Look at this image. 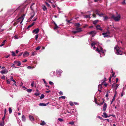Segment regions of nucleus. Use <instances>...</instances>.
<instances>
[{
  "label": "nucleus",
  "mask_w": 126,
  "mask_h": 126,
  "mask_svg": "<svg viewBox=\"0 0 126 126\" xmlns=\"http://www.w3.org/2000/svg\"><path fill=\"white\" fill-rule=\"evenodd\" d=\"M123 49L121 48H120L117 45L114 48V50L115 53L117 55H122V50Z\"/></svg>",
  "instance_id": "obj_1"
},
{
  "label": "nucleus",
  "mask_w": 126,
  "mask_h": 126,
  "mask_svg": "<svg viewBox=\"0 0 126 126\" xmlns=\"http://www.w3.org/2000/svg\"><path fill=\"white\" fill-rule=\"evenodd\" d=\"M96 51H97L100 54V56L101 57L105 55V54L103 50V48L102 47H97Z\"/></svg>",
  "instance_id": "obj_2"
},
{
  "label": "nucleus",
  "mask_w": 126,
  "mask_h": 126,
  "mask_svg": "<svg viewBox=\"0 0 126 126\" xmlns=\"http://www.w3.org/2000/svg\"><path fill=\"white\" fill-rule=\"evenodd\" d=\"M25 16V14H24L20 17L18 18L16 21L17 23H18V24L20 23V24L22 25V23L24 19Z\"/></svg>",
  "instance_id": "obj_3"
},
{
  "label": "nucleus",
  "mask_w": 126,
  "mask_h": 126,
  "mask_svg": "<svg viewBox=\"0 0 126 126\" xmlns=\"http://www.w3.org/2000/svg\"><path fill=\"white\" fill-rule=\"evenodd\" d=\"M110 32L109 30H108L107 32H105L103 33L102 35L103 36L104 38L106 37H110L112 36H110Z\"/></svg>",
  "instance_id": "obj_4"
},
{
  "label": "nucleus",
  "mask_w": 126,
  "mask_h": 126,
  "mask_svg": "<svg viewBox=\"0 0 126 126\" xmlns=\"http://www.w3.org/2000/svg\"><path fill=\"white\" fill-rule=\"evenodd\" d=\"M120 18V15H118L117 16H115L114 15H112L111 17V18H113L114 20L116 21H119Z\"/></svg>",
  "instance_id": "obj_5"
},
{
  "label": "nucleus",
  "mask_w": 126,
  "mask_h": 126,
  "mask_svg": "<svg viewBox=\"0 0 126 126\" xmlns=\"http://www.w3.org/2000/svg\"><path fill=\"white\" fill-rule=\"evenodd\" d=\"M25 8V7H23L22 6H19L16 9V11L20 9H21L20 11L21 12H22L24 11Z\"/></svg>",
  "instance_id": "obj_6"
},
{
  "label": "nucleus",
  "mask_w": 126,
  "mask_h": 126,
  "mask_svg": "<svg viewBox=\"0 0 126 126\" xmlns=\"http://www.w3.org/2000/svg\"><path fill=\"white\" fill-rule=\"evenodd\" d=\"M8 70L6 69L3 70L0 72V73L2 74H6L8 73Z\"/></svg>",
  "instance_id": "obj_7"
},
{
  "label": "nucleus",
  "mask_w": 126,
  "mask_h": 126,
  "mask_svg": "<svg viewBox=\"0 0 126 126\" xmlns=\"http://www.w3.org/2000/svg\"><path fill=\"white\" fill-rule=\"evenodd\" d=\"M89 33L90 34L92 35V37H94L96 34V32L95 31H93L89 32Z\"/></svg>",
  "instance_id": "obj_8"
},
{
  "label": "nucleus",
  "mask_w": 126,
  "mask_h": 126,
  "mask_svg": "<svg viewBox=\"0 0 126 126\" xmlns=\"http://www.w3.org/2000/svg\"><path fill=\"white\" fill-rule=\"evenodd\" d=\"M119 85V84H116L115 83H114L112 84V86L113 88L115 89V90H116Z\"/></svg>",
  "instance_id": "obj_9"
},
{
  "label": "nucleus",
  "mask_w": 126,
  "mask_h": 126,
  "mask_svg": "<svg viewBox=\"0 0 126 126\" xmlns=\"http://www.w3.org/2000/svg\"><path fill=\"white\" fill-rule=\"evenodd\" d=\"M39 31V28H38L34 30L32 32L33 33H35V34H37L38 33Z\"/></svg>",
  "instance_id": "obj_10"
},
{
  "label": "nucleus",
  "mask_w": 126,
  "mask_h": 126,
  "mask_svg": "<svg viewBox=\"0 0 126 126\" xmlns=\"http://www.w3.org/2000/svg\"><path fill=\"white\" fill-rule=\"evenodd\" d=\"M96 29L97 30H99L101 31L103 30L102 28L100 27V26L99 25H98L96 26Z\"/></svg>",
  "instance_id": "obj_11"
},
{
  "label": "nucleus",
  "mask_w": 126,
  "mask_h": 126,
  "mask_svg": "<svg viewBox=\"0 0 126 126\" xmlns=\"http://www.w3.org/2000/svg\"><path fill=\"white\" fill-rule=\"evenodd\" d=\"M62 72V71L60 69H58L56 70V73L59 75V76H60Z\"/></svg>",
  "instance_id": "obj_12"
},
{
  "label": "nucleus",
  "mask_w": 126,
  "mask_h": 126,
  "mask_svg": "<svg viewBox=\"0 0 126 126\" xmlns=\"http://www.w3.org/2000/svg\"><path fill=\"white\" fill-rule=\"evenodd\" d=\"M29 55V52L27 51H25V52L23 53V56L24 57H26Z\"/></svg>",
  "instance_id": "obj_13"
},
{
  "label": "nucleus",
  "mask_w": 126,
  "mask_h": 126,
  "mask_svg": "<svg viewBox=\"0 0 126 126\" xmlns=\"http://www.w3.org/2000/svg\"><path fill=\"white\" fill-rule=\"evenodd\" d=\"M14 63L15 64H17V66H20L21 65V63L19 61H15Z\"/></svg>",
  "instance_id": "obj_14"
},
{
  "label": "nucleus",
  "mask_w": 126,
  "mask_h": 126,
  "mask_svg": "<svg viewBox=\"0 0 126 126\" xmlns=\"http://www.w3.org/2000/svg\"><path fill=\"white\" fill-rule=\"evenodd\" d=\"M29 117L30 120L32 121H33L34 120V118L33 116L31 115H29Z\"/></svg>",
  "instance_id": "obj_15"
},
{
  "label": "nucleus",
  "mask_w": 126,
  "mask_h": 126,
  "mask_svg": "<svg viewBox=\"0 0 126 126\" xmlns=\"http://www.w3.org/2000/svg\"><path fill=\"white\" fill-rule=\"evenodd\" d=\"M107 107V105L106 103H105L103 106V110L105 111Z\"/></svg>",
  "instance_id": "obj_16"
},
{
  "label": "nucleus",
  "mask_w": 126,
  "mask_h": 126,
  "mask_svg": "<svg viewBox=\"0 0 126 126\" xmlns=\"http://www.w3.org/2000/svg\"><path fill=\"white\" fill-rule=\"evenodd\" d=\"M103 116L105 118H107L108 117H109L110 116H108L107 115V113L105 112H104L103 113Z\"/></svg>",
  "instance_id": "obj_17"
},
{
  "label": "nucleus",
  "mask_w": 126,
  "mask_h": 126,
  "mask_svg": "<svg viewBox=\"0 0 126 126\" xmlns=\"http://www.w3.org/2000/svg\"><path fill=\"white\" fill-rule=\"evenodd\" d=\"M53 23L55 25V27L54 28V30L56 29L59 28V27L57 26V24L54 22H53Z\"/></svg>",
  "instance_id": "obj_18"
},
{
  "label": "nucleus",
  "mask_w": 126,
  "mask_h": 126,
  "mask_svg": "<svg viewBox=\"0 0 126 126\" xmlns=\"http://www.w3.org/2000/svg\"><path fill=\"white\" fill-rule=\"evenodd\" d=\"M39 105L40 106H47V104L43 103H40L39 104Z\"/></svg>",
  "instance_id": "obj_19"
},
{
  "label": "nucleus",
  "mask_w": 126,
  "mask_h": 126,
  "mask_svg": "<svg viewBox=\"0 0 126 126\" xmlns=\"http://www.w3.org/2000/svg\"><path fill=\"white\" fill-rule=\"evenodd\" d=\"M76 30L78 32H79L82 31L81 29V28H77Z\"/></svg>",
  "instance_id": "obj_20"
},
{
  "label": "nucleus",
  "mask_w": 126,
  "mask_h": 126,
  "mask_svg": "<svg viewBox=\"0 0 126 126\" xmlns=\"http://www.w3.org/2000/svg\"><path fill=\"white\" fill-rule=\"evenodd\" d=\"M22 121H25L26 120L25 117L24 115H23L22 116Z\"/></svg>",
  "instance_id": "obj_21"
},
{
  "label": "nucleus",
  "mask_w": 126,
  "mask_h": 126,
  "mask_svg": "<svg viewBox=\"0 0 126 126\" xmlns=\"http://www.w3.org/2000/svg\"><path fill=\"white\" fill-rule=\"evenodd\" d=\"M37 54V53L35 51H32L31 54L32 55V56H34L36 55Z\"/></svg>",
  "instance_id": "obj_22"
},
{
  "label": "nucleus",
  "mask_w": 126,
  "mask_h": 126,
  "mask_svg": "<svg viewBox=\"0 0 126 126\" xmlns=\"http://www.w3.org/2000/svg\"><path fill=\"white\" fill-rule=\"evenodd\" d=\"M6 40H4V41L2 42V44L0 45V47H2L4 45L5 41H6Z\"/></svg>",
  "instance_id": "obj_23"
},
{
  "label": "nucleus",
  "mask_w": 126,
  "mask_h": 126,
  "mask_svg": "<svg viewBox=\"0 0 126 126\" xmlns=\"http://www.w3.org/2000/svg\"><path fill=\"white\" fill-rule=\"evenodd\" d=\"M96 44V43L95 42H94L92 43L91 46L92 47L93 46H94Z\"/></svg>",
  "instance_id": "obj_24"
},
{
  "label": "nucleus",
  "mask_w": 126,
  "mask_h": 126,
  "mask_svg": "<svg viewBox=\"0 0 126 126\" xmlns=\"http://www.w3.org/2000/svg\"><path fill=\"white\" fill-rule=\"evenodd\" d=\"M4 126V121H2L0 123V126Z\"/></svg>",
  "instance_id": "obj_25"
},
{
  "label": "nucleus",
  "mask_w": 126,
  "mask_h": 126,
  "mask_svg": "<svg viewBox=\"0 0 126 126\" xmlns=\"http://www.w3.org/2000/svg\"><path fill=\"white\" fill-rule=\"evenodd\" d=\"M103 84H102V83L101 84H99L98 86V89L101 88H102V85Z\"/></svg>",
  "instance_id": "obj_26"
},
{
  "label": "nucleus",
  "mask_w": 126,
  "mask_h": 126,
  "mask_svg": "<svg viewBox=\"0 0 126 126\" xmlns=\"http://www.w3.org/2000/svg\"><path fill=\"white\" fill-rule=\"evenodd\" d=\"M98 20H95L93 22V24L94 25H95L97 23Z\"/></svg>",
  "instance_id": "obj_27"
},
{
  "label": "nucleus",
  "mask_w": 126,
  "mask_h": 126,
  "mask_svg": "<svg viewBox=\"0 0 126 126\" xmlns=\"http://www.w3.org/2000/svg\"><path fill=\"white\" fill-rule=\"evenodd\" d=\"M43 9L44 11H45L47 9L45 5H44L43 6Z\"/></svg>",
  "instance_id": "obj_28"
},
{
  "label": "nucleus",
  "mask_w": 126,
  "mask_h": 126,
  "mask_svg": "<svg viewBox=\"0 0 126 126\" xmlns=\"http://www.w3.org/2000/svg\"><path fill=\"white\" fill-rule=\"evenodd\" d=\"M96 14L100 16H102L104 15L102 13L99 14L98 13H96Z\"/></svg>",
  "instance_id": "obj_29"
},
{
  "label": "nucleus",
  "mask_w": 126,
  "mask_h": 126,
  "mask_svg": "<svg viewBox=\"0 0 126 126\" xmlns=\"http://www.w3.org/2000/svg\"><path fill=\"white\" fill-rule=\"evenodd\" d=\"M47 1H48V2L50 3H53V0H46Z\"/></svg>",
  "instance_id": "obj_30"
},
{
  "label": "nucleus",
  "mask_w": 126,
  "mask_h": 126,
  "mask_svg": "<svg viewBox=\"0 0 126 126\" xmlns=\"http://www.w3.org/2000/svg\"><path fill=\"white\" fill-rule=\"evenodd\" d=\"M45 97L44 95L43 94H42L40 97V99H42L43 98Z\"/></svg>",
  "instance_id": "obj_31"
},
{
  "label": "nucleus",
  "mask_w": 126,
  "mask_h": 126,
  "mask_svg": "<svg viewBox=\"0 0 126 126\" xmlns=\"http://www.w3.org/2000/svg\"><path fill=\"white\" fill-rule=\"evenodd\" d=\"M45 124L46 123L44 121H43L40 124L42 126L44 125H45Z\"/></svg>",
  "instance_id": "obj_32"
},
{
  "label": "nucleus",
  "mask_w": 126,
  "mask_h": 126,
  "mask_svg": "<svg viewBox=\"0 0 126 126\" xmlns=\"http://www.w3.org/2000/svg\"><path fill=\"white\" fill-rule=\"evenodd\" d=\"M41 48V47L40 46H38L36 47V48L35 49L36 50H38L40 49V48Z\"/></svg>",
  "instance_id": "obj_33"
},
{
  "label": "nucleus",
  "mask_w": 126,
  "mask_h": 126,
  "mask_svg": "<svg viewBox=\"0 0 126 126\" xmlns=\"http://www.w3.org/2000/svg\"><path fill=\"white\" fill-rule=\"evenodd\" d=\"M32 90L31 89H27V91L28 93H31L32 91Z\"/></svg>",
  "instance_id": "obj_34"
},
{
  "label": "nucleus",
  "mask_w": 126,
  "mask_h": 126,
  "mask_svg": "<svg viewBox=\"0 0 126 126\" xmlns=\"http://www.w3.org/2000/svg\"><path fill=\"white\" fill-rule=\"evenodd\" d=\"M75 25L77 27H78L80 26V24L79 23H76L75 24Z\"/></svg>",
  "instance_id": "obj_35"
},
{
  "label": "nucleus",
  "mask_w": 126,
  "mask_h": 126,
  "mask_svg": "<svg viewBox=\"0 0 126 126\" xmlns=\"http://www.w3.org/2000/svg\"><path fill=\"white\" fill-rule=\"evenodd\" d=\"M34 25V23H33L31 25H29V26L28 27V29L29 28L31 27L33 25Z\"/></svg>",
  "instance_id": "obj_36"
},
{
  "label": "nucleus",
  "mask_w": 126,
  "mask_h": 126,
  "mask_svg": "<svg viewBox=\"0 0 126 126\" xmlns=\"http://www.w3.org/2000/svg\"><path fill=\"white\" fill-rule=\"evenodd\" d=\"M9 112L10 113H11L12 112V110L10 108L9 109Z\"/></svg>",
  "instance_id": "obj_37"
},
{
  "label": "nucleus",
  "mask_w": 126,
  "mask_h": 126,
  "mask_svg": "<svg viewBox=\"0 0 126 126\" xmlns=\"http://www.w3.org/2000/svg\"><path fill=\"white\" fill-rule=\"evenodd\" d=\"M72 33L75 34L76 33H78V32H77V31H72Z\"/></svg>",
  "instance_id": "obj_38"
},
{
  "label": "nucleus",
  "mask_w": 126,
  "mask_h": 126,
  "mask_svg": "<svg viewBox=\"0 0 126 126\" xmlns=\"http://www.w3.org/2000/svg\"><path fill=\"white\" fill-rule=\"evenodd\" d=\"M103 100V102H102L101 103H100V104H97V105H99V106H100L104 102V100L103 99H102Z\"/></svg>",
  "instance_id": "obj_39"
},
{
  "label": "nucleus",
  "mask_w": 126,
  "mask_h": 126,
  "mask_svg": "<svg viewBox=\"0 0 126 126\" xmlns=\"http://www.w3.org/2000/svg\"><path fill=\"white\" fill-rule=\"evenodd\" d=\"M11 53L12 55L13 56H16L15 53L14 51H12Z\"/></svg>",
  "instance_id": "obj_40"
},
{
  "label": "nucleus",
  "mask_w": 126,
  "mask_h": 126,
  "mask_svg": "<svg viewBox=\"0 0 126 126\" xmlns=\"http://www.w3.org/2000/svg\"><path fill=\"white\" fill-rule=\"evenodd\" d=\"M34 3H33L32 4V5L30 7V8L31 9V10H33V8H32V6L33 5H34Z\"/></svg>",
  "instance_id": "obj_41"
},
{
  "label": "nucleus",
  "mask_w": 126,
  "mask_h": 126,
  "mask_svg": "<svg viewBox=\"0 0 126 126\" xmlns=\"http://www.w3.org/2000/svg\"><path fill=\"white\" fill-rule=\"evenodd\" d=\"M14 39H17L18 38V37L16 35H15V36L14 37Z\"/></svg>",
  "instance_id": "obj_42"
},
{
  "label": "nucleus",
  "mask_w": 126,
  "mask_h": 126,
  "mask_svg": "<svg viewBox=\"0 0 126 126\" xmlns=\"http://www.w3.org/2000/svg\"><path fill=\"white\" fill-rule=\"evenodd\" d=\"M34 94L36 96H39V95L40 94L39 93H35Z\"/></svg>",
  "instance_id": "obj_43"
},
{
  "label": "nucleus",
  "mask_w": 126,
  "mask_h": 126,
  "mask_svg": "<svg viewBox=\"0 0 126 126\" xmlns=\"http://www.w3.org/2000/svg\"><path fill=\"white\" fill-rule=\"evenodd\" d=\"M1 78L5 80V76L3 75L1 77Z\"/></svg>",
  "instance_id": "obj_44"
},
{
  "label": "nucleus",
  "mask_w": 126,
  "mask_h": 126,
  "mask_svg": "<svg viewBox=\"0 0 126 126\" xmlns=\"http://www.w3.org/2000/svg\"><path fill=\"white\" fill-rule=\"evenodd\" d=\"M74 122L71 121V122H70L69 123V124H71L72 125H73L74 124Z\"/></svg>",
  "instance_id": "obj_45"
},
{
  "label": "nucleus",
  "mask_w": 126,
  "mask_h": 126,
  "mask_svg": "<svg viewBox=\"0 0 126 126\" xmlns=\"http://www.w3.org/2000/svg\"><path fill=\"white\" fill-rule=\"evenodd\" d=\"M58 120L60 122H61L63 121V120L61 118H58Z\"/></svg>",
  "instance_id": "obj_46"
},
{
  "label": "nucleus",
  "mask_w": 126,
  "mask_h": 126,
  "mask_svg": "<svg viewBox=\"0 0 126 126\" xmlns=\"http://www.w3.org/2000/svg\"><path fill=\"white\" fill-rule=\"evenodd\" d=\"M38 35L37 34L35 36V40H37L38 38Z\"/></svg>",
  "instance_id": "obj_47"
},
{
  "label": "nucleus",
  "mask_w": 126,
  "mask_h": 126,
  "mask_svg": "<svg viewBox=\"0 0 126 126\" xmlns=\"http://www.w3.org/2000/svg\"><path fill=\"white\" fill-rule=\"evenodd\" d=\"M32 13L33 14V15L31 16L30 17V18H31V19H32V18H33V17L34 16V13Z\"/></svg>",
  "instance_id": "obj_48"
},
{
  "label": "nucleus",
  "mask_w": 126,
  "mask_h": 126,
  "mask_svg": "<svg viewBox=\"0 0 126 126\" xmlns=\"http://www.w3.org/2000/svg\"><path fill=\"white\" fill-rule=\"evenodd\" d=\"M90 15H86L85 16V18H89L90 17Z\"/></svg>",
  "instance_id": "obj_49"
},
{
  "label": "nucleus",
  "mask_w": 126,
  "mask_h": 126,
  "mask_svg": "<svg viewBox=\"0 0 126 126\" xmlns=\"http://www.w3.org/2000/svg\"><path fill=\"white\" fill-rule=\"evenodd\" d=\"M6 79H7V83L8 84H10V82L9 81V80L7 78Z\"/></svg>",
  "instance_id": "obj_50"
},
{
  "label": "nucleus",
  "mask_w": 126,
  "mask_h": 126,
  "mask_svg": "<svg viewBox=\"0 0 126 126\" xmlns=\"http://www.w3.org/2000/svg\"><path fill=\"white\" fill-rule=\"evenodd\" d=\"M69 104L71 106H73V103L71 101H70L69 102Z\"/></svg>",
  "instance_id": "obj_51"
},
{
  "label": "nucleus",
  "mask_w": 126,
  "mask_h": 126,
  "mask_svg": "<svg viewBox=\"0 0 126 126\" xmlns=\"http://www.w3.org/2000/svg\"><path fill=\"white\" fill-rule=\"evenodd\" d=\"M61 98L63 99H64L65 98V96H62L60 97V98Z\"/></svg>",
  "instance_id": "obj_52"
},
{
  "label": "nucleus",
  "mask_w": 126,
  "mask_h": 126,
  "mask_svg": "<svg viewBox=\"0 0 126 126\" xmlns=\"http://www.w3.org/2000/svg\"><path fill=\"white\" fill-rule=\"evenodd\" d=\"M109 92H107V93L106 95V97H108V94L109 93Z\"/></svg>",
  "instance_id": "obj_53"
},
{
  "label": "nucleus",
  "mask_w": 126,
  "mask_h": 126,
  "mask_svg": "<svg viewBox=\"0 0 126 126\" xmlns=\"http://www.w3.org/2000/svg\"><path fill=\"white\" fill-rule=\"evenodd\" d=\"M59 94L61 95H63V93L62 91H60L59 92Z\"/></svg>",
  "instance_id": "obj_54"
},
{
  "label": "nucleus",
  "mask_w": 126,
  "mask_h": 126,
  "mask_svg": "<svg viewBox=\"0 0 126 126\" xmlns=\"http://www.w3.org/2000/svg\"><path fill=\"white\" fill-rule=\"evenodd\" d=\"M104 20H107V18H108V17L107 16L104 17Z\"/></svg>",
  "instance_id": "obj_55"
},
{
  "label": "nucleus",
  "mask_w": 126,
  "mask_h": 126,
  "mask_svg": "<svg viewBox=\"0 0 126 126\" xmlns=\"http://www.w3.org/2000/svg\"><path fill=\"white\" fill-rule=\"evenodd\" d=\"M115 95H114V97L112 99V101H113L115 100Z\"/></svg>",
  "instance_id": "obj_56"
},
{
  "label": "nucleus",
  "mask_w": 126,
  "mask_h": 126,
  "mask_svg": "<svg viewBox=\"0 0 126 126\" xmlns=\"http://www.w3.org/2000/svg\"><path fill=\"white\" fill-rule=\"evenodd\" d=\"M10 79L12 81H13L14 79L13 78L12 76H11V77H10Z\"/></svg>",
  "instance_id": "obj_57"
},
{
  "label": "nucleus",
  "mask_w": 126,
  "mask_h": 126,
  "mask_svg": "<svg viewBox=\"0 0 126 126\" xmlns=\"http://www.w3.org/2000/svg\"><path fill=\"white\" fill-rule=\"evenodd\" d=\"M17 24H18V23H17L16 21L14 23L13 25L15 26Z\"/></svg>",
  "instance_id": "obj_58"
},
{
  "label": "nucleus",
  "mask_w": 126,
  "mask_h": 126,
  "mask_svg": "<svg viewBox=\"0 0 126 126\" xmlns=\"http://www.w3.org/2000/svg\"><path fill=\"white\" fill-rule=\"evenodd\" d=\"M27 68L28 69H32V67H31V66H29L27 67Z\"/></svg>",
  "instance_id": "obj_59"
},
{
  "label": "nucleus",
  "mask_w": 126,
  "mask_h": 126,
  "mask_svg": "<svg viewBox=\"0 0 126 126\" xmlns=\"http://www.w3.org/2000/svg\"><path fill=\"white\" fill-rule=\"evenodd\" d=\"M45 3H46V4L48 6V7H49L50 6V5H49V4L47 2H46Z\"/></svg>",
  "instance_id": "obj_60"
},
{
  "label": "nucleus",
  "mask_w": 126,
  "mask_h": 126,
  "mask_svg": "<svg viewBox=\"0 0 126 126\" xmlns=\"http://www.w3.org/2000/svg\"><path fill=\"white\" fill-rule=\"evenodd\" d=\"M49 83L51 85H52L53 84V83L51 81H49Z\"/></svg>",
  "instance_id": "obj_61"
},
{
  "label": "nucleus",
  "mask_w": 126,
  "mask_h": 126,
  "mask_svg": "<svg viewBox=\"0 0 126 126\" xmlns=\"http://www.w3.org/2000/svg\"><path fill=\"white\" fill-rule=\"evenodd\" d=\"M106 78H105L104 79V80L103 81L102 83V84H104V82L106 80Z\"/></svg>",
  "instance_id": "obj_62"
},
{
  "label": "nucleus",
  "mask_w": 126,
  "mask_h": 126,
  "mask_svg": "<svg viewBox=\"0 0 126 126\" xmlns=\"http://www.w3.org/2000/svg\"><path fill=\"white\" fill-rule=\"evenodd\" d=\"M34 83L33 82H32L31 84V86L33 87V86Z\"/></svg>",
  "instance_id": "obj_63"
},
{
  "label": "nucleus",
  "mask_w": 126,
  "mask_h": 126,
  "mask_svg": "<svg viewBox=\"0 0 126 126\" xmlns=\"http://www.w3.org/2000/svg\"><path fill=\"white\" fill-rule=\"evenodd\" d=\"M27 60L25 59L23 60L22 61V62H23V63H24V62H27Z\"/></svg>",
  "instance_id": "obj_64"
}]
</instances>
